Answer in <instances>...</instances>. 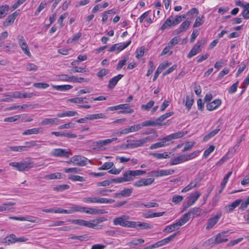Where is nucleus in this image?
Masks as SVG:
<instances>
[{
  "label": "nucleus",
  "mask_w": 249,
  "mask_h": 249,
  "mask_svg": "<svg viewBox=\"0 0 249 249\" xmlns=\"http://www.w3.org/2000/svg\"><path fill=\"white\" fill-rule=\"evenodd\" d=\"M199 153L200 151L198 150L195 151L187 155L182 154L174 159L170 163V165L172 166L177 165L183 162L194 159L199 155Z\"/></svg>",
  "instance_id": "1"
},
{
  "label": "nucleus",
  "mask_w": 249,
  "mask_h": 249,
  "mask_svg": "<svg viewBox=\"0 0 249 249\" xmlns=\"http://www.w3.org/2000/svg\"><path fill=\"white\" fill-rule=\"evenodd\" d=\"M9 165L15 168L19 171L28 170L33 167V162L30 158H26L20 162H12Z\"/></svg>",
  "instance_id": "2"
},
{
  "label": "nucleus",
  "mask_w": 249,
  "mask_h": 249,
  "mask_svg": "<svg viewBox=\"0 0 249 249\" xmlns=\"http://www.w3.org/2000/svg\"><path fill=\"white\" fill-rule=\"evenodd\" d=\"M173 114V112H170L168 113H166L157 119L154 120H147L146 121H144L142 122L141 124L142 127V126H156L158 125H161L162 124V122L166 118L168 117L171 116Z\"/></svg>",
  "instance_id": "3"
},
{
  "label": "nucleus",
  "mask_w": 249,
  "mask_h": 249,
  "mask_svg": "<svg viewBox=\"0 0 249 249\" xmlns=\"http://www.w3.org/2000/svg\"><path fill=\"white\" fill-rule=\"evenodd\" d=\"M117 138H112L103 140H99L93 142L94 149L99 151H103L106 149V145L113 141H116Z\"/></svg>",
  "instance_id": "4"
},
{
  "label": "nucleus",
  "mask_w": 249,
  "mask_h": 249,
  "mask_svg": "<svg viewBox=\"0 0 249 249\" xmlns=\"http://www.w3.org/2000/svg\"><path fill=\"white\" fill-rule=\"evenodd\" d=\"M113 223L114 225H120L124 227L131 228V227H134V223H133V221L126 220L125 216L114 218Z\"/></svg>",
  "instance_id": "5"
},
{
  "label": "nucleus",
  "mask_w": 249,
  "mask_h": 249,
  "mask_svg": "<svg viewBox=\"0 0 249 249\" xmlns=\"http://www.w3.org/2000/svg\"><path fill=\"white\" fill-rule=\"evenodd\" d=\"M152 138L150 136L146 137L144 138L141 139L134 141L133 142L127 143L126 147L128 148H135L138 147L142 146L144 143L147 142H150Z\"/></svg>",
  "instance_id": "6"
},
{
  "label": "nucleus",
  "mask_w": 249,
  "mask_h": 249,
  "mask_svg": "<svg viewBox=\"0 0 249 249\" xmlns=\"http://www.w3.org/2000/svg\"><path fill=\"white\" fill-rule=\"evenodd\" d=\"M205 43V41L202 40L198 41L188 53L187 57L188 58H191L199 53L201 51V48L204 45Z\"/></svg>",
  "instance_id": "7"
},
{
  "label": "nucleus",
  "mask_w": 249,
  "mask_h": 249,
  "mask_svg": "<svg viewBox=\"0 0 249 249\" xmlns=\"http://www.w3.org/2000/svg\"><path fill=\"white\" fill-rule=\"evenodd\" d=\"M51 155L55 157L69 158L70 156V153L68 149L55 148L53 149L51 152Z\"/></svg>",
  "instance_id": "8"
},
{
  "label": "nucleus",
  "mask_w": 249,
  "mask_h": 249,
  "mask_svg": "<svg viewBox=\"0 0 249 249\" xmlns=\"http://www.w3.org/2000/svg\"><path fill=\"white\" fill-rule=\"evenodd\" d=\"M222 213L221 212L217 213L215 215L211 217L207 221L206 229L210 230L212 229L214 225L218 222L219 219L221 217Z\"/></svg>",
  "instance_id": "9"
},
{
  "label": "nucleus",
  "mask_w": 249,
  "mask_h": 249,
  "mask_svg": "<svg viewBox=\"0 0 249 249\" xmlns=\"http://www.w3.org/2000/svg\"><path fill=\"white\" fill-rule=\"evenodd\" d=\"M18 44L20 47L21 50L23 51L24 53L29 56L31 57L32 55L30 52L29 47L23 36H18Z\"/></svg>",
  "instance_id": "10"
},
{
  "label": "nucleus",
  "mask_w": 249,
  "mask_h": 249,
  "mask_svg": "<svg viewBox=\"0 0 249 249\" xmlns=\"http://www.w3.org/2000/svg\"><path fill=\"white\" fill-rule=\"evenodd\" d=\"M67 221L72 224L89 228H94L96 227V224H95V223H91L89 221L83 219H68L67 220Z\"/></svg>",
  "instance_id": "11"
},
{
  "label": "nucleus",
  "mask_w": 249,
  "mask_h": 249,
  "mask_svg": "<svg viewBox=\"0 0 249 249\" xmlns=\"http://www.w3.org/2000/svg\"><path fill=\"white\" fill-rule=\"evenodd\" d=\"M22 120L24 122H30L33 120L31 117H27L24 115H18L14 116L5 118L4 120V122H14L18 120Z\"/></svg>",
  "instance_id": "12"
},
{
  "label": "nucleus",
  "mask_w": 249,
  "mask_h": 249,
  "mask_svg": "<svg viewBox=\"0 0 249 249\" xmlns=\"http://www.w3.org/2000/svg\"><path fill=\"white\" fill-rule=\"evenodd\" d=\"M131 40H129L127 42H122L114 44L110 48L109 51L111 52L117 51V53H119L127 48L131 44Z\"/></svg>",
  "instance_id": "13"
},
{
  "label": "nucleus",
  "mask_w": 249,
  "mask_h": 249,
  "mask_svg": "<svg viewBox=\"0 0 249 249\" xmlns=\"http://www.w3.org/2000/svg\"><path fill=\"white\" fill-rule=\"evenodd\" d=\"M133 191V188H124V189L119 193L115 194L114 197L118 198L121 197H129L132 195Z\"/></svg>",
  "instance_id": "14"
},
{
  "label": "nucleus",
  "mask_w": 249,
  "mask_h": 249,
  "mask_svg": "<svg viewBox=\"0 0 249 249\" xmlns=\"http://www.w3.org/2000/svg\"><path fill=\"white\" fill-rule=\"evenodd\" d=\"M75 212H84L91 214H96L97 209L92 208H87L79 205H75Z\"/></svg>",
  "instance_id": "15"
},
{
  "label": "nucleus",
  "mask_w": 249,
  "mask_h": 249,
  "mask_svg": "<svg viewBox=\"0 0 249 249\" xmlns=\"http://www.w3.org/2000/svg\"><path fill=\"white\" fill-rule=\"evenodd\" d=\"M242 202V199H238L232 202L231 204L226 206L225 210L227 213H230L238 206Z\"/></svg>",
  "instance_id": "16"
},
{
  "label": "nucleus",
  "mask_w": 249,
  "mask_h": 249,
  "mask_svg": "<svg viewBox=\"0 0 249 249\" xmlns=\"http://www.w3.org/2000/svg\"><path fill=\"white\" fill-rule=\"evenodd\" d=\"M200 196V193L198 192H196L195 193L192 194L190 196H189L187 201L188 207H190L193 205L196 201Z\"/></svg>",
  "instance_id": "17"
},
{
  "label": "nucleus",
  "mask_w": 249,
  "mask_h": 249,
  "mask_svg": "<svg viewBox=\"0 0 249 249\" xmlns=\"http://www.w3.org/2000/svg\"><path fill=\"white\" fill-rule=\"evenodd\" d=\"M133 223H134V227H131L132 228H137L138 227H139L141 230H148L151 229L153 228L152 226L146 222L133 221Z\"/></svg>",
  "instance_id": "18"
},
{
  "label": "nucleus",
  "mask_w": 249,
  "mask_h": 249,
  "mask_svg": "<svg viewBox=\"0 0 249 249\" xmlns=\"http://www.w3.org/2000/svg\"><path fill=\"white\" fill-rule=\"evenodd\" d=\"M186 132L180 131L177 133L171 134L163 138V140H167V142L170 141L173 139L181 138L183 137Z\"/></svg>",
  "instance_id": "19"
},
{
  "label": "nucleus",
  "mask_w": 249,
  "mask_h": 249,
  "mask_svg": "<svg viewBox=\"0 0 249 249\" xmlns=\"http://www.w3.org/2000/svg\"><path fill=\"white\" fill-rule=\"evenodd\" d=\"M123 77V75L119 74L110 79L108 82V88L110 89H113Z\"/></svg>",
  "instance_id": "20"
},
{
  "label": "nucleus",
  "mask_w": 249,
  "mask_h": 249,
  "mask_svg": "<svg viewBox=\"0 0 249 249\" xmlns=\"http://www.w3.org/2000/svg\"><path fill=\"white\" fill-rule=\"evenodd\" d=\"M18 11H16L11 15H9L6 18L5 21L4 22V26H8L13 23L16 17L18 16Z\"/></svg>",
  "instance_id": "21"
},
{
  "label": "nucleus",
  "mask_w": 249,
  "mask_h": 249,
  "mask_svg": "<svg viewBox=\"0 0 249 249\" xmlns=\"http://www.w3.org/2000/svg\"><path fill=\"white\" fill-rule=\"evenodd\" d=\"M84 158L81 156H74L71 159V162L80 166H83L86 164L85 161L83 160Z\"/></svg>",
  "instance_id": "22"
},
{
  "label": "nucleus",
  "mask_w": 249,
  "mask_h": 249,
  "mask_svg": "<svg viewBox=\"0 0 249 249\" xmlns=\"http://www.w3.org/2000/svg\"><path fill=\"white\" fill-rule=\"evenodd\" d=\"M190 23L191 21H188V20H186L183 22L178 29L175 31L176 34H179L181 32L185 31L190 26Z\"/></svg>",
  "instance_id": "23"
},
{
  "label": "nucleus",
  "mask_w": 249,
  "mask_h": 249,
  "mask_svg": "<svg viewBox=\"0 0 249 249\" xmlns=\"http://www.w3.org/2000/svg\"><path fill=\"white\" fill-rule=\"evenodd\" d=\"M2 243L6 245L16 243V235L12 233L7 236L3 239Z\"/></svg>",
  "instance_id": "24"
},
{
  "label": "nucleus",
  "mask_w": 249,
  "mask_h": 249,
  "mask_svg": "<svg viewBox=\"0 0 249 249\" xmlns=\"http://www.w3.org/2000/svg\"><path fill=\"white\" fill-rule=\"evenodd\" d=\"M198 179L197 178L194 179L193 181H192L189 183V184H188L187 186H186L185 187H184L181 190V192L182 193H185V192H187L189 191L191 189H193L194 188H195V187H197V186H198Z\"/></svg>",
  "instance_id": "25"
},
{
  "label": "nucleus",
  "mask_w": 249,
  "mask_h": 249,
  "mask_svg": "<svg viewBox=\"0 0 249 249\" xmlns=\"http://www.w3.org/2000/svg\"><path fill=\"white\" fill-rule=\"evenodd\" d=\"M190 218V216L189 215V213H187L184 214L177 222H176V224L179 228L187 222L189 220Z\"/></svg>",
  "instance_id": "26"
},
{
  "label": "nucleus",
  "mask_w": 249,
  "mask_h": 249,
  "mask_svg": "<svg viewBox=\"0 0 249 249\" xmlns=\"http://www.w3.org/2000/svg\"><path fill=\"white\" fill-rule=\"evenodd\" d=\"M190 218V216L189 215V213H187L184 214L177 222H176V224L179 228L187 222L189 220Z\"/></svg>",
  "instance_id": "27"
},
{
  "label": "nucleus",
  "mask_w": 249,
  "mask_h": 249,
  "mask_svg": "<svg viewBox=\"0 0 249 249\" xmlns=\"http://www.w3.org/2000/svg\"><path fill=\"white\" fill-rule=\"evenodd\" d=\"M190 218V216L189 215V213H187L184 214L177 222H176V224L179 228L187 222L189 220Z\"/></svg>",
  "instance_id": "28"
},
{
  "label": "nucleus",
  "mask_w": 249,
  "mask_h": 249,
  "mask_svg": "<svg viewBox=\"0 0 249 249\" xmlns=\"http://www.w3.org/2000/svg\"><path fill=\"white\" fill-rule=\"evenodd\" d=\"M16 203L13 202L4 203L0 206V212L9 211L12 209V207Z\"/></svg>",
  "instance_id": "29"
},
{
  "label": "nucleus",
  "mask_w": 249,
  "mask_h": 249,
  "mask_svg": "<svg viewBox=\"0 0 249 249\" xmlns=\"http://www.w3.org/2000/svg\"><path fill=\"white\" fill-rule=\"evenodd\" d=\"M173 18L174 17L173 16H171L167 18L164 23L161 26L160 29L164 30L171 26H173Z\"/></svg>",
  "instance_id": "30"
},
{
  "label": "nucleus",
  "mask_w": 249,
  "mask_h": 249,
  "mask_svg": "<svg viewBox=\"0 0 249 249\" xmlns=\"http://www.w3.org/2000/svg\"><path fill=\"white\" fill-rule=\"evenodd\" d=\"M123 178L124 182L133 181L134 180V177L133 176L132 170H128L124 172L123 175Z\"/></svg>",
  "instance_id": "31"
},
{
  "label": "nucleus",
  "mask_w": 249,
  "mask_h": 249,
  "mask_svg": "<svg viewBox=\"0 0 249 249\" xmlns=\"http://www.w3.org/2000/svg\"><path fill=\"white\" fill-rule=\"evenodd\" d=\"M74 210H75V205H73V206L71 207L69 210H65L61 208L55 209L54 213L71 214L73 212H75Z\"/></svg>",
  "instance_id": "32"
},
{
  "label": "nucleus",
  "mask_w": 249,
  "mask_h": 249,
  "mask_svg": "<svg viewBox=\"0 0 249 249\" xmlns=\"http://www.w3.org/2000/svg\"><path fill=\"white\" fill-rule=\"evenodd\" d=\"M221 104L220 99H215L213 102L208 104L206 106L207 109H216Z\"/></svg>",
  "instance_id": "33"
},
{
  "label": "nucleus",
  "mask_w": 249,
  "mask_h": 249,
  "mask_svg": "<svg viewBox=\"0 0 249 249\" xmlns=\"http://www.w3.org/2000/svg\"><path fill=\"white\" fill-rule=\"evenodd\" d=\"M53 88L55 90L59 91H66L72 88V86L70 85H52Z\"/></svg>",
  "instance_id": "34"
},
{
  "label": "nucleus",
  "mask_w": 249,
  "mask_h": 249,
  "mask_svg": "<svg viewBox=\"0 0 249 249\" xmlns=\"http://www.w3.org/2000/svg\"><path fill=\"white\" fill-rule=\"evenodd\" d=\"M167 142V140H163V138L161 140L160 142L151 144L149 148L150 149H157V148H159L160 147H164L166 145V142Z\"/></svg>",
  "instance_id": "35"
},
{
  "label": "nucleus",
  "mask_w": 249,
  "mask_h": 249,
  "mask_svg": "<svg viewBox=\"0 0 249 249\" xmlns=\"http://www.w3.org/2000/svg\"><path fill=\"white\" fill-rule=\"evenodd\" d=\"M10 96H11V97L15 98H25L28 97V96H27V93H21L19 91H15L10 92Z\"/></svg>",
  "instance_id": "36"
},
{
  "label": "nucleus",
  "mask_w": 249,
  "mask_h": 249,
  "mask_svg": "<svg viewBox=\"0 0 249 249\" xmlns=\"http://www.w3.org/2000/svg\"><path fill=\"white\" fill-rule=\"evenodd\" d=\"M58 120L56 118H46L42 121L40 124L41 125H48L50 124H56Z\"/></svg>",
  "instance_id": "37"
},
{
  "label": "nucleus",
  "mask_w": 249,
  "mask_h": 249,
  "mask_svg": "<svg viewBox=\"0 0 249 249\" xmlns=\"http://www.w3.org/2000/svg\"><path fill=\"white\" fill-rule=\"evenodd\" d=\"M220 131V129L219 128H217L211 132H210L209 134L206 135L203 138V141H207L212 137H214L218 132Z\"/></svg>",
  "instance_id": "38"
},
{
  "label": "nucleus",
  "mask_w": 249,
  "mask_h": 249,
  "mask_svg": "<svg viewBox=\"0 0 249 249\" xmlns=\"http://www.w3.org/2000/svg\"><path fill=\"white\" fill-rule=\"evenodd\" d=\"M227 232V231H223L221 233H218L215 238L216 243L220 244L223 242H226L228 241V239L226 238H223L222 237V234H225Z\"/></svg>",
  "instance_id": "39"
},
{
  "label": "nucleus",
  "mask_w": 249,
  "mask_h": 249,
  "mask_svg": "<svg viewBox=\"0 0 249 249\" xmlns=\"http://www.w3.org/2000/svg\"><path fill=\"white\" fill-rule=\"evenodd\" d=\"M194 103L193 95L192 94L186 96L185 106L188 108H190Z\"/></svg>",
  "instance_id": "40"
},
{
  "label": "nucleus",
  "mask_w": 249,
  "mask_h": 249,
  "mask_svg": "<svg viewBox=\"0 0 249 249\" xmlns=\"http://www.w3.org/2000/svg\"><path fill=\"white\" fill-rule=\"evenodd\" d=\"M39 128H34L27 129L22 133L23 135H28L31 134H37L39 133Z\"/></svg>",
  "instance_id": "41"
},
{
  "label": "nucleus",
  "mask_w": 249,
  "mask_h": 249,
  "mask_svg": "<svg viewBox=\"0 0 249 249\" xmlns=\"http://www.w3.org/2000/svg\"><path fill=\"white\" fill-rule=\"evenodd\" d=\"M188 213H189L190 216L193 215V218L199 216L200 213V209L199 207H194L191 209Z\"/></svg>",
  "instance_id": "42"
},
{
  "label": "nucleus",
  "mask_w": 249,
  "mask_h": 249,
  "mask_svg": "<svg viewBox=\"0 0 249 249\" xmlns=\"http://www.w3.org/2000/svg\"><path fill=\"white\" fill-rule=\"evenodd\" d=\"M106 117V115L103 113H98V114H90L88 115L86 117V118L87 119L89 120H94V119H97L100 118H104Z\"/></svg>",
  "instance_id": "43"
},
{
  "label": "nucleus",
  "mask_w": 249,
  "mask_h": 249,
  "mask_svg": "<svg viewBox=\"0 0 249 249\" xmlns=\"http://www.w3.org/2000/svg\"><path fill=\"white\" fill-rule=\"evenodd\" d=\"M204 17L203 16L197 17L193 25V28H196L202 25L204 22Z\"/></svg>",
  "instance_id": "44"
},
{
  "label": "nucleus",
  "mask_w": 249,
  "mask_h": 249,
  "mask_svg": "<svg viewBox=\"0 0 249 249\" xmlns=\"http://www.w3.org/2000/svg\"><path fill=\"white\" fill-rule=\"evenodd\" d=\"M179 228L178 225H177L176 223L168 225L164 228L163 230V231L164 232L170 233L172 231H174L175 229H178Z\"/></svg>",
  "instance_id": "45"
},
{
  "label": "nucleus",
  "mask_w": 249,
  "mask_h": 249,
  "mask_svg": "<svg viewBox=\"0 0 249 249\" xmlns=\"http://www.w3.org/2000/svg\"><path fill=\"white\" fill-rule=\"evenodd\" d=\"M71 73H76V72H89V70L88 69L83 67H77L75 66L72 68L71 69Z\"/></svg>",
  "instance_id": "46"
},
{
  "label": "nucleus",
  "mask_w": 249,
  "mask_h": 249,
  "mask_svg": "<svg viewBox=\"0 0 249 249\" xmlns=\"http://www.w3.org/2000/svg\"><path fill=\"white\" fill-rule=\"evenodd\" d=\"M70 188V186L68 184L59 185L54 187L53 190L57 192H62L64 190H68Z\"/></svg>",
  "instance_id": "47"
},
{
  "label": "nucleus",
  "mask_w": 249,
  "mask_h": 249,
  "mask_svg": "<svg viewBox=\"0 0 249 249\" xmlns=\"http://www.w3.org/2000/svg\"><path fill=\"white\" fill-rule=\"evenodd\" d=\"M129 59V56L128 55L125 56L123 59L118 63L117 67L116 70L117 71H120L124 66L126 64V62L128 61Z\"/></svg>",
  "instance_id": "48"
},
{
  "label": "nucleus",
  "mask_w": 249,
  "mask_h": 249,
  "mask_svg": "<svg viewBox=\"0 0 249 249\" xmlns=\"http://www.w3.org/2000/svg\"><path fill=\"white\" fill-rule=\"evenodd\" d=\"M68 179L72 181H85L84 177L78 175H71L68 177Z\"/></svg>",
  "instance_id": "49"
},
{
  "label": "nucleus",
  "mask_w": 249,
  "mask_h": 249,
  "mask_svg": "<svg viewBox=\"0 0 249 249\" xmlns=\"http://www.w3.org/2000/svg\"><path fill=\"white\" fill-rule=\"evenodd\" d=\"M150 155L158 159H167L169 158V156L167 152L163 153H152Z\"/></svg>",
  "instance_id": "50"
},
{
  "label": "nucleus",
  "mask_w": 249,
  "mask_h": 249,
  "mask_svg": "<svg viewBox=\"0 0 249 249\" xmlns=\"http://www.w3.org/2000/svg\"><path fill=\"white\" fill-rule=\"evenodd\" d=\"M77 114V113L76 111H68L63 113H59L57 115V116L58 117H71L75 116Z\"/></svg>",
  "instance_id": "51"
},
{
  "label": "nucleus",
  "mask_w": 249,
  "mask_h": 249,
  "mask_svg": "<svg viewBox=\"0 0 249 249\" xmlns=\"http://www.w3.org/2000/svg\"><path fill=\"white\" fill-rule=\"evenodd\" d=\"M144 242V240L142 238H135L128 243L129 245L138 246L142 244Z\"/></svg>",
  "instance_id": "52"
},
{
  "label": "nucleus",
  "mask_w": 249,
  "mask_h": 249,
  "mask_svg": "<svg viewBox=\"0 0 249 249\" xmlns=\"http://www.w3.org/2000/svg\"><path fill=\"white\" fill-rule=\"evenodd\" d=\"M9 149L11 151L16 152H22L23 151H26V147H24V145L22 146H14L9 147Z\"/></svg>",
  "instance_id": "53"
},
{
  "label": "nucleus",
  "mask_w": 249,
  "mask_h": 249,
  "mask_svg": "<svg viewBox=\"0 0 249 249\" xmlns=\"http://www.w3.org/2000/svg\"><path fill=\"white\" fill-rule=\"evenodd\" d=\"M231 174H232V172H229L224 177V178L220 184V187L222 188V189H224V188L226 185V183H227L228 179H229V178L230 177V176L231 175Z\"/></svg>",
  "instance_id": "54"
},
{
  "label": "nucleus",
  "mask_w": 249,
  "mask_h": 249,
  "mask_svg": "<svg viewBox=\"0 0 249 249\" xmlns=\"http://www.w3.org/2000/svg\"><path fill=\"white\" fill-rule=\"evenodd\" d=\"M86 98H83L82 97H76L71 99H70L69 101L71 102L76 103V104H84V103H87L86 100Z\"/></svg>",
  "instance_id": "55"
},
{
  "label": "nucleus",
  "mask_w": 249,
  "mask_h": 249,
  "mask_svg": "<svg viewBox=\"0 0 249 249\" xmlns=\"http://www.w3.org/2000/svg\"><path fill=\"white\" fill-rule=\"evenodd\" d=\"M242 16L245 19L249 18V3L245 4L242 12Z\"/></svg>",
  "instance_id": "56"
},
{
  "label": "nucleus",
  "mask_w": 249,
  "mask_h": 249,
  "mask_svg": "<svg viewBox=\"0 0 249 249\" xmlns=\"http://www.w3.org/2000/svg\"><path fill=\"white\" fill-rule=\"evenodd\" d=\"M85 203H98V197H87L83 199Z\"/></svg>",
  "instance_id": "57"
},
{
  "label": "nucleus",
  "mask_w": 249,
  "mask_h": 249,
  "mask_svg": "<svg viewBox=\"0 0 249 249\" xmlns=\"http://www.w3.org/2000/svg\"><path fill=\"white\" fill-rule=\"evenodd\" d=\"M61 174L60 173H55L49 174L45 176V178L48 179H54L56 178H60Z\"/></svg>",
  "instance_id": "58"
},
{
  "label": "nucleus",
  "mask_w": 249,
  "mask_h": 249,
  "mask_svg": "<svg viewBox=\"0 0 249 249\" xmlns=\"http://www.w3.org/2000/svg\"><path fill=\"white\" fill-rule=\"evenodd\" d=\"M8 9L9 7L7 5L0 7V18H2L7 15Z\"/></svg>",
  "instance_id": "59"
},
{
  "label": "nucleus",
  "mask_w": 249,
  "mask_h": 249,
  "mask_svg": "<svg viewBox=\"0 0 249 249\" xmlns=\"http://www.w3.org/2000/svg\"><path fill=\"white\" fill-rule=\"evenodd\" d=\"M115 202V200L112 199H108L107 198H101L98 197V203H113Z\"/></svg>",
  "instance_id": "60"
},
{
  "label": "nucleus",
  "mask_w": 249,
  "mask_h": 249,
  "mask_svg": "<svg viewBox=\"0 0 249 249\" xmlns=\"http://www.w3.org/2000/svg\"><path fill=\"white\" fill-rule=\"evenodd\" d=\"M249 205V196L247 197V198L243 201L242 200V202L241 203V205L239 207V209L244 211L245 210Z\"/></svg>",
  "instance_id": "61"
},
{
  "label": "nucleus",
  "mask_w": 249,
  "mask_h": 249,
  "mask_svg": "<svg viewBox=\"0 0 249 249\" xmlns=\"http://www.w3.org/2000/svg\"><path fill=\"white\" fill-rule=\"evenodd\" d=\"M214 148L215 147L213 145H210L208 148L204 151L203 154L204 158H207L214 151Z\"/></svg>",
  "instance_id": "62"
},
{
  "label": "nucleus",
  "mask_w": 249,
  "mask_h": 249,
  "mask_svg": "<svg viewBox=\"0 0 249 249\" xmlns=\"http://www.w3.org/2000/svg\"><path fill=\"white\" fill-rule=\"evenodd\" d=\"M33 86L37 89H45L49 87V84L46 83H35Z\"/></svg>",
  "instance_id": "63"
},
{
  "label": "nucleus",
  "mask_w": 249,
  "mask_h": 249,
  "mask_svg": "<svg viewBox=\"0 0 249 249\" xmlns=\"http://www.w3.org/2000/svg\"><path fill=\"white\" fill-rule=\"evenodd\" d=\"M238 84H239V82L238 81H237L236 82H235V83L232 84L229 88V89H228V92L230 94H233V93H235L236 91V90H237V87L238 86Z\"/></svg>",
  "instance_id": "64"
}]
</instances>
